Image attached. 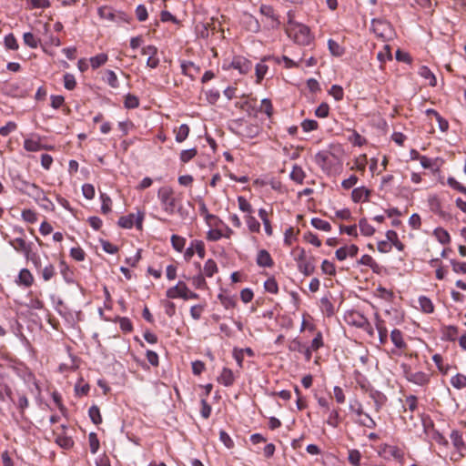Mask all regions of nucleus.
Returning a JSON list of instances; mask_svg holds the SVG:
<instances>
[{
	"label": "nucleus",
	"mask_w": 466,
	"mask_h": 466,
	"mask_svg": "<svg viewBox=\"0 0 466 466\" xmlns=\"http://www.w3.org/2000/svg\"><path fill=\"white\" fill-rule=\"evenodd\" d=\"M9 244L17 252L23 253L26 259L31 258L32 247L30 243H27L23 238H15L9 241Z\"/></svg>",
	"instance_id": "ddd939ff"
},
{
	"label": "nucleus",
	"mask_w": 466,
	"mask_h": 466,
	"mask_svg": "<svg viewBox=\"0 0 466 466\" xmlns=\"http://www.w3.org/2000/svg\"><path fill=\"white\" fill-rule=\"evenodd\" d=\"M348 460L352 466H360L361 454L358 450H350Z\"/></svg>",
	"instance_id": "5fc2aeb1"
},
{
	"label": "nucleus",
	"mask_w": 466,
	"mask_h": 466,
	"mask_svg": "<svg viewBox=\"0 0 466 466\" xmlns=\"http://www.w3.org/2000/svg\"><path fill=\"white\" fill-rule=\"evenodd\" d=\"M256 263L260 268H271L274 265L273 258L266 249H260L258 251Z\"/></svg>",
	"instance_id": "aec40b11"
},
{
	"label": "nucleus",
	"mask_w": 466,
	"mask_h": 466,
	"mask_svg": "<svg viewBox=\"0 0 466 466\" xmlns=\"http://www.w3.org/2000/svg\"><path fill=\"white\" fill-rule=\"evenodd\" d=\"M390 340L395 346V349L391 350L392 355H404L406 357H412V352L410 351L409 346L406 343L403 338V334L400 329H395L391 331Z\"/></svg>",
	"instance_id": "39448f33"
},
{
	"label": "nucleus",
	"mask_w": 466,
	"mask_h": 466,
	"mask_svg": "<svg viewBox=\"0 0 466 466\" xmlns=\"http://www.w3.org/2000/svg\"><path fill=\"white\" fill-rule=\"evenodd\" d=\"M359 181V177L352 174L348 178H345L341 181V187L345 190H349L353 188Z\"/></svg>",
	"instance_id": "13d9d810"
},
{
	"label": "nucleus",
	"mask_w": 466,
	"mask_h": 466,
	"mask_svg": "<svg viewBox=\"0 0 466 466\" xmlns=\"http://www.w3.org/2000/svg\"><path fill=\"white\" fill-rule=\"evenodd\" d=\"M205 221L209 228H222L225 224L219 217L213 214L207 215V219Z\"/></svg>",
	"instance_id": "a19ab883"
},
{
	"label": "nucleus",
	"mask_w": 466,
	"mask_h": 466,
	"mask_svg": "<svg viewBox=\"0 0 466 466\" xmlns=\"http://www.w3.org/2000/svg\"><path fill=\"white\" fill-rule=\"evenodd\" d=\"M245 221L248 230L251 233H259L260 231V223L251 215H247L245 217Z\"/></svg>",
	"instance_id": "e433bc0d"
},
{
	"label": "nucleus",
	"mask_w": 466,
	"mask_h": 466,
	"mask_svg": "<svg viewBox=\"0 0 466 466\" xmlns=\"http://www.w3.org/2000/svg\"><path fill=\"white\" fill-rule=\"evenodd\" d=\"M286 33L295 43L301 46H309L314 40L309 26L297 23L290 18L286 27Z\"/></svg>",
	"instance_id": "f03ea898"
},
{
	"label": "nucleus",
	"mask_w": 466,
	"mask_h": 466,
	"mask_svg": "<svg viewBox=\"0 0 466 466\" xmlns=\"http://www.w3.org/2000/svg\"><path fill=\"white\" fill-rule=\"evenodd\" d=\"M190 132V128L187 124H182L178 127L174 128V134L176 136V141L177 143L184 142Z\"/></svg>",
	"instance_id": "bb28decb"
},
{
	"label": "nucleus",
	"mask_w": 466,
	"mask_h": 466,
	"mask_svg": "<svg viewBox=\"0 0 466 466\" xmlns=\"http://www.w3.org/2000/svg\"><path fill=\"white\" fill-rule=\"evenodd\" d=\"M340 416H339V409H333L329 411V417L327 419V423L333 427L337 428L340 423Z\"/></svg>",
	"instance_id": "c03bdc74"
},
{
	"label": "nucleus",
	"mask_w": 466,
	"mask_h": 466,
	"mask_svg": "<svg viewBox=\"0 0 466 466\" xmlns=\"http://www.w3.org/2000/svg\"><path fill=\"white\" fill-rule=\"evenodd\" d=\"M136 216L129 214L123 216L118 220V225L123 228H131L134 226Z\"/></svg>",
	"instance_id": "864d4df0"
},
{
	"label": "nucleus",
	"mask_w": 466,
	"mask_h": 466,
	"mask_svg": "<svg viewBox=\"0 0 466 466\" xmlns=\"http://www.w3.org/2000/svg\"><path fill=\"white\" fill-rule=\"evenodd\" d=\"M433 235L441 244H448L451 241V237L448 231L442 228H437L433 231Z\"/></svg>",
	"instance_id": "58836bf2"
},
{
	"label": "nucleus",
	"mask_w": 466,
	"mask_h": 466,
	"mask_svg": "<svg viewBox=\"0 0 466 466\" xmlns=\"http://www.w3.org/2000/svg\"><path fill=\"white\" fill-rule=\"evenodd\" d=\"M311 225L315 228H317L319 230L325 231V232H329L331 230V225L328 221L321 219V218H312Z\"/></svg>",
	"instance_id": "49530a36"
},
{
	"label": "nucleus",
	"mask_w": 466,
	"mask_h": 466,
	"mask_svg": "<svg viewBox=\"0 0 466 466\" xmlns=\"http://www.w3.org/2000/svg\"><path fill=\"white\" fill-rule=\"evenodd\" d=\"M420 309L426 314H431L434 311V305L431 299L426 296H420L418 299Z\"/></svg>",
	"instance_id": "cd10ccee"
},
{
	"label": "nucleus",
	"mask_w": 466,
	"mask_h": 466,
	"mask_svg": "<svg viewBox=\"0 0 466 466\" xmlns=\"http://www.w3.org/2000/svg\"><path fill=\"white\" fill-rule=\"evenodd\" d=\"M357 422L369 429H374L377 425L375 420L366 410L362 417L357 419Z\"/></svg>",
	"instance_id": "4c0bfd02"
},
{
	"label": "nucleus",
	"mask_w": 466,
	"mask_h": 466,
	"mask_svg": "<svg viewBox=\"0 0 466 466\" xmlns=\"http://www.w3.org/2000/svg\"><path fill=\"white\" fill-rule=\"evenodd\" d=\"M405 379L413 384L418 386H425L430 382L431 374L424 371H413L411 368L407 364L401 365Z\"/></svg>",
	"instance_id": "423d86ee"
},
{
	"label": "nucleus",
	"mask_w": 466,
	"mask_h": 466,
	"mask_svg": "<svg viewBox=\"0 0 466 466\" xmlns=\"http://www.w3.org/2000/svg\"><path fill=\"white\" fill-rule=\"evenodd\" d=\"M200 272L206 278H213L218 272V267L217 262L213 258L207 259Z\"/></svg>",
	"instance_id": "5701e85b"
},
{
	"label": "nucleus",
	"mask_w": 466,
	"mask_h": 466,
	"mask_svg": "<svg viewBox=\"0 0 466 466\" xmlns=\"http://www.w3.org/2000/svg\"><path fill=\"white\" fill-rule=\"evenodd\" d=\"M259 13L266 17L267 22L271 28H279L280 21L271 5H261L259 7Z\"/></svg>",
	"instance_id": "f8f14e48"
},
{
	"label": "nucleus",
	"mask_w": 466,
	"mask_h": 466,
	"mask_svg": "<svg viewBox=\"0 0 466 466\" xmlns=\"http://www.w3.org/2000/svg\"><path fill=\"white\" fill-rule=\"evenodd\" d=\"M360 233L363 236L370 237L375 233V228L370 225L366 218H361L359 222Z\"/></svg>",
	"instance_id": "f704fd0d"
},
{
	"label": "nucleus",
	"mask_w": 466,
	"mask_h": 466,
	"mask_svg": "<svg viewBox=\"0 0 466 466\" xmlns=\"http://www.w3.org/2000/svg\"><path fill=\"white\" fill-rule=\"evenodd\" d=\"M34 276L27 268H22L17 276L16 284L25 288H29L34 283Z\"/></svg>",
	"instance_id": "4be33fe9"
},
{
	"label": "nucleus",
	"mask_w": 466,
	"mask_h": 466,
	"mask_svg": "<svg viewBox=\"0 0 466 466\" xmlns=\"http://www.w3.org/2000/svg\"><path fill=\"white\" fill-rule=\"evenodd\" d=\"M321 271L323 274L334 276L336 274V267L333 262L324 259L321 263Z\"/></svg>",
	"instance_id": "6e6d98bb"
},
{
	"label": "nucleus",
	"mask_w": 466,
	"mask_h": 466,
	"mask_svg": "<svg viewBox=\"0 0 466 466\" xmlns=\"http://www.w3.org/2000/svg\"><path fill=\"white\" fill-rule=\"evenodd\" d=\"M25 193L33 198L36 202L40 200H46V195L42 188L34 183L25 182Z\"/></svg>",
	"instance_id": "a211bd4d"
},
{
	"label": "nucleus",
	"mask_w": 466,
	"mask_h": 466,
	"mask_svg": "<svg viewBox=\"0 0 466 466\" xmlns=\"http://www.w3.org/2000/svg\"><path fill=\"white\" fill-rule=\"evenodd\" d=\"M329 95L333 96V98L336 101H340L343 99L344 90L341 86L333 85V86H331L330 89L329 90Z\"/></svg>",
	"instance_id": "4d7b16f0"
},
{
	"label": "nucleus",
	"mask_w": 466,
	"mask_h": 466,
	"mask_svg": "<svg viewBox=\"0 0 466 466\" xmlns=\"http://www.w3.org/2000/svg\"><path fill=\"white\" fill-rule=\"evenodd\" d=\"M359 248L351 244L350 246H344L339 248H338L335 252L336 258L342 261L345 260L348 257L353 258L358 254Z\"/></svg>",
	"instance_id": "6ab92c4d"
},
{
	"label": "nucleus",
	"mask_w": 466,
	"mask_h": 466,
	"mask_svg": "<svg viewBox=\"0 0 466 466\" xmlns=\"http://www.w3.org/2000/svg\"><path fill=\"white\" fill-rule=\"evenodd\" d=\"M197 154L198 150L196 147L182 150L179 155L180 161L186 164L192 160L197 156Z\"/></svg>",
	"instance_id": "de8ad7c7"
},
{
	"label": "nucleus",
	"mask_w": 466,
	"mask_h": 466,
	"mask_svg": "<svg viewBox=\"0 0 466 466\" xmlns=\"http://www.w3.org/2000/svg\"><path fill=\"white\" fill-rule=\"evenodd\" d=\"M376 329L379 333L380 342L381 344H385L388 339V329L385 327L384 322L382 320L378 319L376 322Z\"/></svg>",
	"instance_id": "a18cd8bd"
},
{
	"label": "nucleus",
	"mask_w": 466,
	"mask_h": 466,
	"mask_svg": "<svg viewBox=\"0 0 466 466\" xmlns=\"http://www.w3.org/2000/svg\"><path fill=\"white\" fill-rule=\"evenodd\" d=\"M24 149L27 152H38L41 150H53L54 147L51 145H45L42 143V137L37 134H32L25 138L23 144Z\"/></svg>",
	"instance_id": "9d476101"
},
{
	"label": "nucleus",
	"mask_w": 466,
	"mask_h": 466,
	"mask_svg": "<svg viewBox=\"0 0 466 466\" xmlns=\"http://www.w3.org/2000/svg\"><path fill=\"white\" fill-rule=\"evenodd\" d=\"M264 288L266 291L271 294H277L279 292V285L274 278H269L264 282Z\"/></svg>",
	"instance_id": "680f3d73"
},
{
	"label": "nucleus",
	"mask_w": 466,
	"mask_h": 466,
	"mask_svg": "<svg viewBox=\"0 0 466 466\" xmlns=\"http://www.w3.org/2000/svg\"><path fill=\"white\" fill-rule=\"evenodd\" d=\"M218 381L225 387H230L235 382V376L233 371L228 368H224L220 375L218 377Z\"/></svg>",
	"instance_id": "b1692460"
},
{
	"label": "nucleus",
	"mask_w": 466,
	"mask_h": 466,
	"mask_svg": "<svg viewBox=\"0 0 466 466\" xmlns=\"http://www.w3.org/2000/svg\"><path fill=\"white\" fill-rule=\"evenodd\" d=\"M89 448L92 454H96L99 449V440L96 433L90 432L88 435Z\"/></svg>",
	"instance_id": "052dcab7"
},
{
	"label": "nucleus",
	"mask_w": 466,
	"mask_h": 466,
	"mask_svg": "<svg viewBox=\"0 0 466 466\" xmlns=\"http://www.w3.org/2000/svg\"><path fill=\"white\" fill-rule=\"evenodd\" d=\"M97 14L101 19L107 21H116V15L114 10L109 6H101L97 10Z\"/></svg>",
	"instance_id": "7c9ffc66"
},
{
	"label": "nucleus",
	"mask_w": 466,
	"mask_h": 466,
	"mask_svg": "<svg viewBox=\"0 0 466 466\" xmlns=\"http://www.w3.org/2000/svg\"><path fill=\"white\" fill-rule=\"evenodd\" d=\"M266 59L267 58H263L261 63H258V64L256 65L255 71H256V82H257V84H260L261 83V81L263 80V78L265 77V76H266V74H267V72L268 70V66L263 63Z\"/></svg>",
	"instance_id": "72a5a7b5"
},
{
	"label": "nucleus",
	"mask_w": 466,
	"mask_h": 466,
	"mask_svg": "<svg viewBox=\"0 0 466 466\" xmlns=\"http://www.w3.org/2000/svg\"><path fill=\"white\" fill-rule=\"evenodd\" d=\"M157 198L160 200L164 211L169 215L175 213L177 208V199L175 191L169 186L161 187L157 191Z\"/></svg>",
	"instance_id": "20e7f679"
},
{
	"label": "nucleus",
	"mask_w": 466,
	"mask_h": 466,
	"mask_svg": "<svg viewBox=\"0 0 466 466\" xmlns=\"http://www.w3.org/2000/svg\"><path fill=\"white\" fill-rule=\"evenodd\" d=\"M451 440L454 448L457 450L456 456H452L451 459L457 461L464 456L463 452L466 451V445L463 441L462 435L457 431H451Z\"/></svg>",
	"instance_id": "4468645a"
},
{
	"label": "nucleus",
	"mask_w": 466,
	"mask_h": 466,
	"mask_svg": "<svg viewBox=\"0 0 466 466\" xmlns=\"http://www.w3.org/2000/svg\"><path fill=\"white\" fill-rule=\"evenodd\" d=\"M22 218L27 223H35L37 220V214L32 209H24L22 211Z\"/></svg>",
	"instance_id": "774afa93"
},
{
	"label": "nucleus",
	"mask_w": 466,
	"mask_h": 466,
	"mask_svg": "<svg viewBox=\"0 0 466 466\" xmlns=\"http://www.w3.org/2000/svg\"><path fill=\"white\" fill-rule=\"evenodd\" d=\"M193 286L198 289H208V286L206 281V277L199 271V273L191 278Z\"/></svg>",
	"instance_id": "c9c22d12"
},
{
	"label": "nucleus",
	"mask_w": 466,
	"mask_h": 466,
	"mask_svg": "<svg viewBox=\"0 0 466 466\" xmlns=\"http://www.w3.org/2000/svg\"><path fill=\"white\" fill-rule=\"evenodd\" d=\"M88 414L94 424L98 425L102 422V416L100 413V410L97 406H91L89 408Z\"/></svg>",
	"instance_id": "3c124183"
},
{
	"label": "nucleus",
	"mask_w": 466,
	"mask_h": 466,
	"mask_svg": "<svg viewBox=\"0 0 466 466\" xmlns=\"http://www.w3.org/2000/svg\"><path fill=\"white\" fill-rule=\"evenodd\" d=\"M170 240H171V245L176 251H177V252L183 251V249L185 248V245H186L185 238L174 234L171 236Z\"/></svg>",
	"instance_id": "ea45409f"
},
{
	"label": "nucleus",
	"mask_w": 466,
	"mask_h": 466,
	"mask_svg": "<svg viewBox=\"0 0 466 466\" xmlns=\"http://www.w3.org/2000/svg\"><path fill=\"white\" fill-rule=\"evenodd\" d=\"M371 29L374 34L383 41L390 39L393 35V29L390 23L380 19H373L371 22Z\"/></svg>",
	"instance_id": "1a4fd4ad"
},
{
	"label": "nucleus",
	"mask_w": 466,
	"mask_h": 466,
	"mask_svg": "<svg viewBox=\"0 0 466 466\" xmlns=\"http://www.w3.org/2000/svg\"><path fill=\"white\" fill-rule=\"evenodd\" d=\"M294 259L297 262L298 269L305 276H310L315 271L313 258H308L303 248L296 247L292 250Z\"/></svg>",
	"instance_id": "7ed1b4c3"
},
{
	"label": "nucleus",
	"mask_w": 466,
	"mask_h": 466,
	"mask_svg": "<svg viewBox=\"0 0 466 466\" xmlns=\"http://www.w3.org/2000/svg\"><path fill=\"white\" fill-rule=\"evenodd\" d=\"M371 195V190L365 186L353 188L351 191V200L354 203L368 202Z\"/></svg>",
	"instance_id": "f3484780"
},
{
	"label": "nucleus",
	"mask_w": 466,
	"mask_h": 466,
	"mask_svg": "<svg viewBox=\"0 0 466 466\" xmlns=\"http://www.w3.org/2000/svg\"><path fill=\"white\" fill-rule=\"evenodd\" d=\"M451 384L458 390L466 388V376L460 373L456 374L451 379Z\"/></svg>",
	"instance_id": "8fccbe9b"
},
{
	"label": "nucleus",
	"mask_w": 466,
	"mask_h": 466,
	"mask_svg": "<svg viewBox=\"0 0 466 466\" xmlns=\"http://www.w3.org/2000/svg\"><path fill=\"white\" fill-rule=\"evenodd\" d=\"M56 443L59 445L63 449H70L74 445V441L71 437H68L66 435H57L56 440Z\"/></svg>",
	"instance_id": "37998d69"
},
{
	"label": "nucleus",
	"mask_w": 466,
	"mask_h": 466,
	"mask_svg": "<svg viewBox=\"0 0 466 466\" xmlns=\"http://www.w3.org/2000/svg\"><path fill=\"white\" fill-rule=\"evenodd\" d=\"M368 164V157L366 154L359 155L355 157L352 160V165L350 167V171L360 172L361 175H364L366 171V167Z\"/></svg>",
	"instance_id": "412c9836"
},
{
	"label": "nucleus",
	"mask_w": 466,
	"mask_h": 466,
	"mask_svg": "<svg viewBox=\"0 0 466 466\" xmlns=\"http://www.w3.org/2000/svg\"><path fill=\"white\" fill-rule=\"evenodd\" d=\"M443 337L449 340H455L459 335V329L456 326L449 325L441 329Z\"/></svg>",
	"instance_id": "473e14b6"
},
{
	"label": "nucleus",
	"mask_w": 466,
	"mask_h": 466,
	"mask_svg": "<svg viewBox=\"0 0 466 466\" xmlns=\"http://www.w3.org/2000/svg\"><path fill=\"white\" fill-rule=\"evenodd\" d=\"M419 75L423 77L424 79L429 81V85L431 86H435L437 84L436 77L434 74L431 71L430 68H428L425 66H422L419 69Z\"/></svg>",
	"instance_id": "2f4dec72"
},
{
	"label": "nucleus",
	"mask_w": 466,
	"mask_h": 466,
	"mask_svg": "<svg viewBox=\"0 0 466 466\" xmlns=\"http://www.w3.org/2000/svg\"><path fill=\"white\" fill-rule=\"evenodd\" d=\"M195 253L200 258H204L206 256L205 243L200 239H194L190 242L189 247L184 252V259L187 262L190 261Z\"/></svg>",
	"instance_id": "9b49d317"
},
{
	"label": "nucleus",
	"mask_w": 466,
	"mask_h": 466,
	"mask_svg": "<svg viewBox=\"0 0 466 466\" xmlns=\"http://www.w3.org/2000/svg\"><path fill=\"white\" fill-rule=\"evenodd\" d=\"M108 60V56L105 53H100L89 58L90 66L93 69H97L104 66Z\"/></svg>",
	"instance_id": "c85d7f7f"
},
{
	"label": "nucleus",
	"mask_w": 466,
	"mask_h": 466,
	"mask_svg": "<svg viewBox=\"0 0 466 466\" xmlns=\"http://www.w3.org/2000/svg\"><path fill=\"white\" fill-rule=\"evenodd\" d=\"M101 198V211L103 214H107L111 211L112 200L111 198L105 193L100 195Z\"/></svg>",
	"instance_id": "e2e57ef3"
},
{
	"label": "nucleus",
	"mask_w": 466,
	"mask_h": 466,
	"mask_svg": "<svg viewBox=\"0 0 466 466\" xmlns=\"http://www.w3.org/2000/svg\"><path fill=\"white\" fill-rule=\"evenodd\" d=\"M222 68L224 70L235 69L238 70L239 74L246 75L251 70L252 63L242 56H235L231 61H225Z\"/></svg>",
	"instance_id": "6e6552de"
},
{
	"label": "nucleus",
	"mask_w": 466,
	"mask_h": 466,
	"mask_svg": "<svg viewBox=\"0 0 466 466\" xmlns=\"http://www.w3.org/2000/svg\"><path fill=\"white\" fill-rule=\"evenodd\" d=\"M269 215H270V213L268 212L265 208L258 209V217L263 223L264 230H265L266 234L268 237L273 235V228L271 225V221L269 219Z\"/></svg>",
	"instance_id": "393cba45"
},
{
	"label": "nucleus",
	"mask_w": 466,
	"mask_h": 466,
	"mask_svg": "<svg viewBox=\"0 0 466 466\" xmlns=\"http://www.w3.org/2000/svg\"><path fill=\"white\" fill-rule=\"evenodd\" d=\"M330 53L335 56H341L344 54V48L336 41L329 39L328 42Z\"/></svg>",
	"instance_id": "603ef678"
},
{
	"label": "nucleus",
	"mask_w": 466,
	"mask_h": 466,
	"mask_svg": "<svg viewBox=\"0 0 466 466\" xmlns=\"http://www.w3.org/2000/svg\"><path fill=\"white\" fill-rule=\"evenodd\" d=\"M432 360L436 364L439 371L442 373L443 375L448 374L451 366L449 363H446L441 354H434L432 356Z\"/></svg>",
	"instance_id": "c756f323"
},
{
	"label": "nucleus",
	"mask_w": 466,
	"mask_h": 466,
	"mask_svg": "<svg viewBox=\"0 0 466 466\" xmlns=\"http://www.w3.org/2000/svg\"><path fill=\"white\" fill-rule=\"evenodd\" d=\"M188 291V288L184 281H178L176 286L167 289L166 296L168 299H186V294Z\"/></svg>",
	"instance_id": "2eb2a0df"
},
{
	"label": "nucleus",
	"mask_w": 466,
	"mask_h": 466,
	"mask_svg": "<svg viewBox=\"0 0 466 466\" xmlns=\"http://www.w3.org/2000/svg\"><path fill=\"white\" fill-rule=\"evenodd\" d=\"M142 55L147 56V66L150 68H156L159 65V59L157 56V48L154 46H144L141 50Z\"/></svg>",
	"instance_id": "dca6fc26"
},
{
	"label": "nucleus",
	"mask_w": 466,
	"mask_h": 466,
	"mask_svg": "<svg viewBox=\"0 0 466 466\" xmlns=\"http://www.w3.org/2000/svg\"><path fill=\"white\" fill-rule=\"evenodd\" d=\"M222 238V228H209L206 235L208 241H218Z\"/></svg>",
	"instance_id": "69168bd1"
},
{
	"label": "nucleus",
	"mask_w": 466,
	"mask_h": 466,
	"mask_svg": "<svg viewBox=\"0 0 466 466\" xmlns=\"http://www.w3.org/2000/svg\"><path fill=\"white\" fill-rule=\"evenodd\" d=\"M314 160L321 170L329 176H337L341 172L342 163L340 159L329 151L318 152Z\"/></svg>",
	"instance_id": "f257e3e1"
},
{
	"label": "nucleus",
	"mask_w": 466,
	"mask_h": 466,
	"mask_svg": "<svg viewBox=\"0 0 466 466\" xmlns=\"http://www.w3.org/2000/svg\"><path fill=\"white\" fill-rule=\"evenodd\" d=\"M238 205L239 210L246 213L247 215H251L253 213V208L251 204L244 197H238Z\"/></svg>",
	"instance_id": "09e8293b"
},
{
	"label": "nucleus",
	"mask_w": 466,
	"mask_h": 466,
	"mask_svg": "<svg viewBox=\"0 0 466 466\" xmlns=\"http://www.w3.org/2000/svg\"><path fill=\"white\" fill-rule=\"evenodd\" d=\"M64 86L67 90H74L76 86V80L74 75L66 73L64 75Z\"/></svg>",
	"instance_id": "0e129e2a"
},
{
	"label": "nucleus",
	"mask_w": 466,
	"mask_h": 466,
	"mask_svg": "<svg viewBox=\"0 0 466 466\" xmlns=\"http://www.w3.org/2000/svg\"><path fill=\"white\" fill-rule=\"evenodd\" d=\"M379 454L384 460L395 461L400 464L404 463V451L398 446L390 444H382L380 447Z\"/></svg>",
	"instance_id": "0eeeda50"
},
{
	"label": "nucleus",
	"mask_w": 466,
	"mask_h": 466,
	"mask_svg": "<svg viewBox=\"0 0 466 466\" xmlns=\"http://www.w3.org/2000/svg\"><path fill=\"white\" fill-rule=\"evenodd\" d=\"M289 177L295 183L301 185L306 177V173L300 166L294 165Z\"/></svg>",
	"instance_id": "a878e982"
},
{
	"label": "nucleus",
	"mask_w": 466,
	"mask_h": 466,
	"mask_svg": "<svg viewBox=\"0 0 466 466\" xmlns=\"http://www.w3.org/2000/svg\"><path fill=\"white\" fill-rule=\"evenodd\" d=\"M392 57L390 47L389 45L383 46V50L380 51L377 55V58L381 62L385 63L387 60H390Z\"/></svg>",
	"instance_id": "338daca9"
},
{
	"label": "nucleus",
	"mask_w": 466,
	"mask_h": 466,
	"mask_svg": "<svg viewBox=\"0 0 466 466\" xmlns=\"http://www.w3.org/2000/svg\"><path fill=\"white\" fill-rule=\"evenodd\" d=\"M358 264L370 267L373 270L379 267L378 263L374 260V258L368 254L363 255L358 261Z\"/></svg>",
	"instance_id": "bf43d9fd"
},
{
	"label": "nucleus",
	"mask_w": 466,
	"mask_h": 466,
	"mask_svg": "<svg viewBox=\"0 0 466 466\" xmlns=\"http://www.w3.org/2000/svg\"><path fill=\"white\" fill-rule=\"evenodd\" d=\"M23 40L25 45L30 48H36L40 43V39L30 32H26L23 35Z\"/></svg>",
	"instance_id": "79ce46f5"
}]
</instances>
